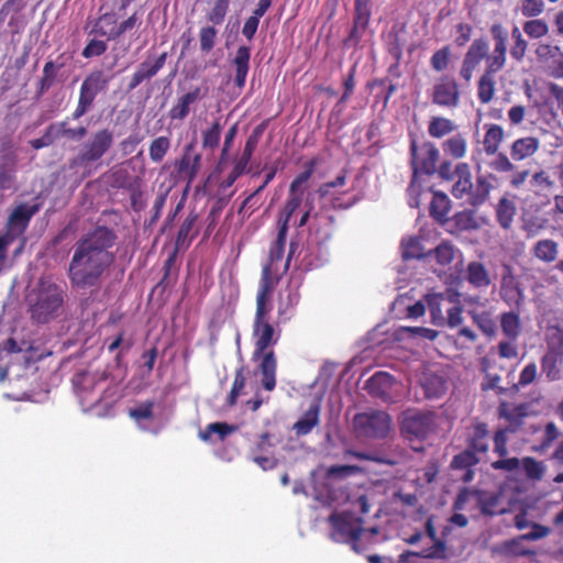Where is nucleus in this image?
Listing matches in <instances>:
<instances>
[{
    "instance_id": "54",
    "label": "nucleus",
    "mask_w": 563,
    "mask_h": 563,
    "mask_svg": "<svg viewBox=\"0 0 563 563\" xmlns=\"http://www.w3.org/2000/svg\"><path fill=\"white\" fill-rule=\"evenodd\" d=\"M301 195L297 192H292L289 190V197L287 199V202L282 211L280 218L278 220V227L280 223H285V225L288 228V222L294 214V212L298 209V207L301 203Z\"/></svg>"
},
{
    "instance_id": "48",
    "label": "nucleus",
    "mask_w": 563,
    "mask_h": 563,
    "mask_svg": "<svg viewBox=\"0 0 563 563\" xmlns=\"http://www.w3.org/2000/svg\"><path fill=\"white\" fill-rule=\"evenodd\" d=\"M200 51L205 54L210 53L217 43L218 31L214 25H206L199 30Z\"/></svg>"
},
{
    "instance_id": "15",
    "label": "nucleus",
    "mask_w": 563,
    "mask_h": 563,
    "mask_svg": "<svg viewBox=\"0 0 563 563\" xmlns=\"http://www.w3.org/2000/svg\"><path fill=\"white\" fill-rule=\"evenodd\" d=\"M396 379L386 372H376L368 379L365 380L363 389H365L372 397L378 398L384 402L391 401V389Z\"/></svg>"
},
{
    "instance_id": "62",
    "label": "nucleus",
    "mask_w": 563,
    "mask_h": 563,
    "mask_svg": "<svg viewBox=\"0 0 563 563\" xmlns=\"http://www.w3.org/2000/svg\"><path fill=\"white\" fill-rule=\"evenodd\" d=\"M530 185L537 191L544 190L552 188L554 186V180L551 178L548 172L540 169L532 174Z\"/></svg>"
},
{
    "instance_id": "41",
    "label": "nucleus",
    "mask_w": 563,
    "mask_h": 563,
    "mask_svg": "<svg viewBox=\"0 0 563 563\" xmlns=\"http://www.w3.org/2000/svg\"><path fill=\"white\" fill-rule=\"evenodd\" d=\"M172 141L168 136H157L150 143L148 156L153 163H161L170 150Z\"/></svg>"
},
{
    "instance_id": "21",
    "label": "nucleus",
    "mask_w": 563,
    "mask_h": 563,
    "mask_svg": "<svg viewBox=\"0 0 563 563\" xmlns=\"http://www.w3.org/2000/svg\"><path fill=\"white\" fill-rule=\"evenodd\" d=\"M563 352L548 350L541 358V371L549 382L562 378Z\"/></svg>"
},
{
    "instance_id": "34",
    "label": "nucleus",
    "mask_w": 563,
    "mask_h": 563,
    "mask_svg": "<svg viewBox=\"0 0 563 563\" xmlns=\"http://www.w3.org/2000/svg\"><path fill=\"white\" fill-rule=\"evenodd\" d=\"M451 210V200L443 192H434L430 203V214L441 224L449 221V212Z\"/></svg>"
},
{
    "instance_id": "22",
    "label": "nucleus",
    "mask_w": 563,
    "mask_h": 563,
    "mask_svg": "<svg viewBox=\"0 0 563 563\" xmlns=\"http://www.w3.org/2000/svg\"><path fill=\"white\" fill-rule=\"evenodd\" d=\"M38 211V203H20L9 216L8 224L11 229H19L20 232H23L27 228L33 216H35Z\"/></svg>"
},
{
    "instance_id": "19",
    "label": "nucleus",
    "mask_w": 563,
    "mask_h": 563,
    "mask_svg": "<svg viewBox=\"0 0 563 563\" xmlns=\"http://www.w3.org/2000/svg\"><path fill=\"white\" fill-rule=\"evenodd\" d=\"M251 48L246 45L238 47L235 55L232 59L234 67V85L242 89L245 86L246 77L250 70Z\"/></svg>"
},
{
    "instance_id": "42",
    "label": "nucleus",
    "mask_w": 563,
    "mask_h": 563,
    "mask_svg": "<svg viewBox=\"0 0 563 563\" xmlns=\"http://www.w3.org/2000/svg\"><path fill=\"white\" fill-rule=\"evenodd\" d=\"M456 129V125L450 119L443 117H433L431 118L428 132L432 137H443L452 133Z\"/></svg>"
},
{
    "instance_id": "63",
    "label": "nucleus",
    "mask_w": 563,
    "mask_h": 563,
    "mask_svg": "<svg viewBox=\"0 0 563 563\" xmlns=\"http://www.w3.org/2000/svg\"><path fill=\"white\" fill-rule=\"evenodd\" d=\"M111 186L118 189H133L131 176L126 169H117L111 173Z\"/></svg>"
},
{
    "instance_id": "52",
    "label": "nucleus",
    "mask_w": 563,
    "mask_h": 563,
    "mask_svg": "<svg viewBox=\"0 0 563 563\" xmlns=\"http://www.w3.org/2000/svg\"><path fill=\"white\" fill-rule=\"evenodd\" d=\"M428 307L430 309V313L432 317V321L437 325L445 324V316L443 312L444 302L441 300V296H437L435 294H429L427 297Z\"/></svg>"
},
{
    "instance_id": "7",
    "label": "nucleus",
    "mask_w": 563,
    "mask_h": 563,
    "mask_svg": "<svg viewBox=\"0 0 563 563\" xmlns=\"http://www.w3.org/2000/svg\"><path fill=\"white\" fill-rule=\"evenodd\" d=\"M411 164L415 176L418 173L432 175L437 172V164L440 158V151L431 142H424L418 145L416 141L410 144Z\"/></svg>"
},
{
    "instance_id": "4",
    "label": "nucleus",
    "mask_w": 563,
    "mask_h": 563,
    "mask_svg": "<svg viewBox=\"0 0 563 563\" xmlns=\"http://www.w3.org/2000/svg\"><path fill=\"white\" fill-rule=\"evenodd\" d=\"M109 78L102 70H95L87 75L80 86L78 103L71 113L73 120L84 117L93 106L97 96L106 90Z\"/></svg>"
},
{
    "instance_id": "32",
    "label": "nucleus",
    "mask_w": 563,
    "mask_h": 563,
    "mask_svg": "<svg viewBox=\"0 0 563 563\" xmlns=\"http://www.w3.org/2000/svg\"><path fill=\"white\" fill-rule=\"evenodd\" d=\"M477 503L481 511L487 516H496L506 511L500 494L481 492L477 496Z\"/></svg>"
},
{
    "instance_id": "33",
    "label": "nucleus",
    "mask_w": 563,
    "mask_h": 563,
    "mask_svg": "<svg viewBox=\"0 0 563 563\" xmlns=\"http://www.w3.org/2000/svg\"><path fill=\"white\" fill-rule=\"evenodd\" d=\"M448 224L451 232L471 231L476 230L479 227L475 212L472 210L456 212L449 219Z\"/></svg>"
},
{
    "instance_id": "40",
    "label": "nucleus",
    "mask_w": 563,
    "mask_h": 563,
    "mask_svg": "<svg viewBox=\"0 0 563 563\" xmlns=\"http://www.w3.org/2000/svg\"><path fill=\"white\" fill-rule=\"evenodd\" d=\"M536 55L539 60L552 62L563 69V53L560 46L549 43L538 44Z\"/></svg>"
},
{
    "instance_id": "58",
    "label": "nucleus",
    "mask_w": 563,
    "mask_h": 563,
    "mask_svg": "<svg viewBox=\"0 0 563 563\" xmlns=\"http://www.w3.org/2000/svg\"><path fill=\"white\" fill-rule=\"evenodd\" d=\"M400 331L410 338L422 341H433L439 335L438 331L423 327H402Z\"/></svg>"
},
{
    "instance_id": "56",
    "label": "nucleus",
    "mask_w": 563,
    "mask_h": 563,
    "mask_svg": "<svg viewBox=\"0 0 563 563\" xmlns=\"http://www.w3.org/2000/svg\"><path fill=\"white\" fill-rule=\"evenodd\" d=\"M473 321L477 324L481 331L489 336L494 338L497 334V325L492 316L487 312L474 313Z\"/></svg>"
},
{
    "instance_id": "17",
    "label": "nucleus",
    "mask_w": 563,
    "mask_h": 563,
    "mask_svg": "<svg viewBox=\"0 0 563 563\" xmlns=\"http://www.w3.org/2000/svg\"><path fill=\"white\" fill-rule=\"evenodd\" d=\"M433 423L431 413L408 412L402 419L401 431L415 438H426Z\"/></svg>"
},
{
    "instance_id": "8",
    "label": "nucleus",
    "mask_w": 563,
    "mask_h": 563,
    "mask_svg": "<svg viewBox=\"0 0 563 563\" xmlns=\"http://www.w3.org/2000/svg\"><path fill=\"white\" fill-rule=\"evenodd\" d=\"M287 232L288 230L285 223H280L278 227L277 238L269 247L267 263L263 266L262 269L258 290H262L263 285L267 282V285H271V292L274 291L278 278L273 276V271L275 265L284 257Z\"/></svg>"
},
{
    "instance_id": "16",
    "label": "nucleus",
    "mask_w": 563,
    "mask_h": 563,
    "mask_svg": "<svg viewBox=\"0 0 563 563\" xmlns=\"http://www.w3.org/2000/svg\"><path fill=\"white\" fill-rule=\"evenodd\" d=\"M494 38V49L487 57V66L492 69H503L506 64L508 33L501 24H494L490 27Z\"/></svg>"
},
{
    "instance_id": "47",
    "label": "nucleus",
    "mask_w": 563,
    "mask_h": 563,
    "mask_svg": "<svg viewBox=\"0 0 563 563\" xmlns=\"http://www.w3.org/2000/svg\"><path fill=\"white\" fill-rule=\"evenodd\" d=\"M442 147L452 157L462 158L466 153V140L463 135L456 134L444 141Z\"/></svg>"
},
{
    "instance_id": "30",
    "label": "nucleus",
    "mask_w": 563,
    "mask_h": 563,
    "mask_svg": "<svg viewBox=\"0 0 563 563\" xmlns=\"http://www.w3.org/2000/svg\"><path fill=\"white\" fill-rule=\"evenodd\" d=\"M198 221V214L195 211H191L188 213V216L183 221L181 225L179 227L175 246L176 250H183L187 249L192 239L196 236L197 231L194 232V228Z\"/></svg>"
},
{
    "instance_id": "5",
    "label": "nucleus",
    "mask_w": 563,
    "mask_h": 563,
    "mask_svg": "<svg viewBox=\"0 0 563 563\" xmlns=\"http://www.w3.org/2000/svg\"><path fill=\"white\" fill-rule=\"evenodd\" d=\"M114 142L113 132L109 129L97 130L82 145L79 154L70 161V166H80L102 158Z\"/></svg>"
},
{
    "instance_id": "20",
    "label": "nucleus",
    "mask_w": 563,
    "mask_h": 563,
    "mask_svg": "<svg viewBox=\"0 0 563 563\" xmlns=\"http://www.w3.org/2000/svg\"><path fill=\"white\" fill-rule=\"evenodd\" d=\"M321 405L313 400L299 420L294 424L292 430L298 437L309 434L320 422Z\"/></svg>"
},
{
    "instance_id": "18",
    "label": "nucleus",
    "mask_w": 563,
    "mask_h": 563,
    "mask_svg": "<svg viewBox=\"0 0 563 563\" xmlns=\"http://www.w3.org/2000/svg\"><path fill=\"white\" fill-rule=\"evenodd\" d=\"M453 181L452 195L456 199L467 198L473 188L472 173L468 164L459 163L455 165V179Z\"/></svg>"
},
{
    "instance_id": "29",
    "label": "nucleus",
    "mask_w": 563,
    "mask_h": 563,
    "mask_svg": "<svg viewBox=\"0 0 563 563\" xmlns=\"http://www.w3.org/2000/svg\"><path fill=\"white\" fill-rule=\"evenodd\" d=\"M467 448L476 453H485L488 450V429L485 423L476 422L467 433Z\"/></svg>"
},
{
    "instance_id": "24",
    "label": "nucleus",
    "mask_w": 563,
    "mask_h": 563,
    "mask_svg": "<svg viewBox=\"0 0 563 563\" xmlns=\"http://www.w3.org/2000/svg\"><path fill=\"white\" fill-rule=\"evenodd\" d=\"M261 358L260 369L263 375L262 385L266 390H273L276 386V356L274 351L266 350L257 357Z\"/></svg>"
},
{
    "instance_id": "25",
    "label": "nucleus",
    "mask_w": 563,
    "mask_h": 563,
    "mask_svg": "<svg viewBox=\"0 0 563 563\" xmlns=\"http://www.w3.org/2000/svg\"><path fill=\"white\" fill-rule=\"evenodd\" d=\"M540 147V141L534 136L517 139L510 146V158L520 162L532 157Z\"/></svg>"
},
{
    "instance_id": "46",
    "label": "nucleus",
    "mask_w": 563,
    "mask_h": 563,
    "mask_svg": "<svg viewBox=\"0 0 563 563\" xmlns=\"http://www.w3.org/2000/svg\"><path fill=\"white\" fill-rule=\"evenodd\" d=\"M496 212L499 224L504 229H508L511 225L516 213L514 203L507 198H501L497 205Z\"/></svg>"
},
{
    "instance_id": "3",
    "label": "nucleus",
    "mask_w": 563,
    "mask_h": 563,
    "mask_svg": "<svg viewBox=\"0 0 563 563\" xmlns=\"http://www.w3.org/2000/svg\"><path fill=\"white\" fill-rule=\"evenodd\" d=\"M63 288L49 279L41 278L35 300L30 305L32 320L37 323H47L56 317L64 303Z\"/></svg>"
},
{
    "instance_id": "60",
    "label": "nucleus",
    "mask_w": 563,
    "mask_h": 563,
    "mask_svg": "<svg viewBox=\"0 0 563 563\" xmlns=\"http://www.w3.org/2000/svg\"><path fill=\"white\" fill-rule=\"evenodd\" d=\"M545 9L543 0H520V11L525 18H537Z\"/></svg>"
},
{
    "instance_id": "28",
    "label": "nucleus",
    "mask_w": 563,
    "mask_h": 563,
    "mask_svg": "<svg viewBox=\"0 0 563 563\" xmlns=\"http://www.w3.org/2000/svg\"><path fill=\"white\" fill-rule=\"evenodd\" d=\"M559 243L552 239L537 241L531 247V254L540 262L550 264L558 260Z\"/></svg>"
},
{
    "instance_id": "6",
    "label": "nucleus",
    "mask_w": 563,
    "mask_h": 563,
    "mask_svg": "<svg viewBox=\"0 0 563 563\" xmlns=\"http://www.w3.org/2000/svg\"><path fill=\"white\" fill-rule=\"evenodd\" d=\"M390 431V417L385 411H371L354 416V435L385 438Z\"/></svg>"
},
{
    "instance_id": "51",
    "label": "nucleus",
    "mask_w": 563,
    "mask_h": 563,
    "mask_svg": "<svg viewBox=\"0 0 563 563\" xmlns=\"http://www.w3.org/2000/svg\"><path fill=\"white\" fill-rule=\"evenodd\" d=\"M236 429L235 426L228 424L227 422L209 423L203 431L200 432V438L203 441H209L211 434L217 433L221 440L225 439L230 433Z\"/></svg>"
},
{
    "instance_id": "11",
    "label": "nucleus",
    "mask_w": 563,
    "mask_h": 563,
    "mask_svg": "<svg viewBox=\"0 0 563 563\" xmlns=\"http://www.w3.org/2000/svg\"><path fill=\"white\" fill-rule=\"evenodd\" d=\"M432 102L443 108H456L460 104V90L456 81L448 76L439 79L432 89Z\"/></svg>"
},
{
    "instance_id": "55",
    "label": "nucleus",
    "mask_w": 563,
    "mask_h": 563,
    "mask_svg": "<svg viewBox=\"0 0 563 563\" xmlns=\"http://www.w3.org/2000/svg\"><path fill=\"white\" fill-rule=\"evenodd\" d=\"M479 459L476 456V452L466 448L464 451L455 455L451 462V467L454 470L468 468L477 464Z\"/></svg>"
},
{
    "instance_id": "35",
    "label": "nucleus",
    "mask_w": 563,
    "mask_h": 563,
    "mask_svg": "<svg viewBox=\"0 0 563 563\" xmlns=\"http://www.w3.org/2000/svg\"><path fill=\"white\" fill-rule=\"evenodd\" d=\"M421 387L427 398L437 399L444 395L446 384L442 376L434 373H426L421 378Z\"/></svg>"
},
{
    "instance_id": "64",
    "label": "nucleus",
    "mask_w": 563,
    "mask_h": 563,
    "mask_svg": "<svg viewBox=\"0 0 563 563\" xmlns=\"http://www.w3.org/2000/svg\"><path fill=\"white\" fill-rule=\"evenodd\" d=\"M548 350L563 352V328L559 325L550 327L548 330Z\"/></svg>"
},
{
    "instance_id": "2",
    "label": "nucleus",
    "mask_w": 563,
    "mask_h": 563,
    "mask_svg": "<svg viewBox=\"0 0 563 563\" xmlns=\"http://www.w3.org/2000/svg\"><path fill=\"white\" fill-rule=\"evenodd\" d=\"M271 285L267 282L262 290L256 294V309L253 321V336L255 339L253 357H258L261 353L269 350L279 340V333H276L274 325L269 322V312L272 310Z\"/></svg>"
},
{
    "instance_id": "37",
    "label": "nucleus",
    "mask_w": 563,
    "mask_h": 563,
    "mask_svg": "<svg viewBox=\"0 0 563 563\" xmlns=\"http://www.w3.org/2000/svg\"><path fill=\"white\" fill-rule=\"evenodd\" d=\"M500 328L503 334L511 340L516 341L521 333V322L519 311H508L500 314Z\"/></svg>"
},
{
    "instance_id": "10",
    "label": "nucleus",
    "mask_w": 563,
    "mask_h": 563,
    "mask_svg": "<svg viewBox=\"0 0 563 563\" xmlns=\"http://www.w3.org/2000/svg\"><path fill=\"white\" fill-rule=\"evenodd\" d=\"M488 52L489 45L485 38L479 37L472 42L471 46L468 47L464 56L460 70L461 77L466 82H470L474 70L477 68L482 60L485 59V62L487 63V57L489 56ZM485 68H487V64L485 65Z\"/></svg>"
},
{
    "instance_id": "57",
    "label": "nucleus",
    "mask_w": 563,
    "mask_h": 563,
    "mask_svg": "<svg viewBox=\"0 0 563 563\" xmlns=\"http://www.w3.org/2000/svg\"><path fill=\"white\" fill-rule=\"evenodd\" d=\"M318 165L317 158H311L305 163V170L298 174L290 184V191L297 192L312 176Z\"/></svg>"
},
{
    "instance_id": "50",
    "label": "nucleus",
    "mask_w": 563,
    "mask_h": 563,
    "mask_svg": "<svg viewBox=\"0 0 563 563\" xmlns=\"http://www.w3.org/2000/svg\"><path fill=\"white\" fill-rule=\"evenodd\" d=\"M222 125L219 120L212 122L211 126L202 132V147L214 150L221 139Z\"/></svg>"
},
{
    "instance_id": "13",
    "label": "nucleus",
    "mask_w": 563,
    "mask_h": 563,
    "mask_svg": "<svg viewBox=\"0 0 563 563\" xmlns=\"http://www.w3.org/2000/svg\"><path fill=\"white\" fill-rule=\"evenodd\" d=\"M201 154L196 150V141L186 144L183 155L176 163V167L179 176L186 179L188 184L196 179L201 168Z\"/></svg>"
},
{
    "instance_id": "45",
    "label": "nucleus",
    "mask_w": 563,
    "mask_h": 563,
    "mask_svg": "<svg viewBox=\"0 0 563 563\" xmlns=\"http://www.w3.org/2000/svg\"><path fill=\"white\" fill-rule=\"evenodd\" d=\"M58 70L55 69L53 60H47L43 67L42 77L38 80L37 97L43 96L56 82Z\"/></svg>"
},
{
    "instance_id": "53",
    "label": "nucleus",
    "mask_w": 563,
    "mask_h": 563,
    "mask_svg": "<svg viewBox=\"0 0 563 563\" xmlns=\"http://www.w3.org/2000/svg\"><path fill=\"white\" fill-rule=\"evenodd\" d=\"M455 247L450 242H442L434 250H430L431 254H434L437 263L445 266L452 263L455 255Z\"/></svg>"
},
{
    "instance_id": "59",
    "label": "nucleus",
    "mask_w": 563,
    "mask_h": 563,
    "mask_svg": "<svg viewBox=\"0 0 563 563\" xmlns=\"http://www.w3.org/2000/svg\"><path fill=\"white\" fill-rule=\"evenodd\" d=\"M522 465L529 478L534 481L542 478L545 471V465L543 462L537 461L533 457H525L522 460Z\"/></svg>"
},
{
    "instance_id": "43",
    "label": "nucleus",
    "mask_w": 563,
    "mask_h": 563,
    "mask_svg": "<svg viewBox=\"0 0 563 563\" xmlns=\"http://www.w3.org/2000/svg\"><path fill=\"white\" fill-rule=\"evenodd\" d=\"M522 31L532 40H539L549 34L550 27L543 19H529L522 24Z\"/></svg>"
},
{
    "instance_id": "1",
    "label": "nucleus",
    "mask_w": 563,
    "mask_h": 563,
    "mask_svg": "<svg viewBox=\"0 0 563 563\" xmlns=\"http://www.w3.org/2000/svg\"><path fill=\"white\" fill-rule=\"evenodd\" d=\"M117 238L112 229L97 225L75 243L68 268V278L73 286L87 288L100 284L102 276L114 262L111 249Z\"/></svg>"
},
{
    "instance_id": "27",
    "label": "nucleus",
    "mask_w": 563,
    "mask_h": 563,
    "mask_svg": "<svg viewBox=\"0 0 563 563\" xmlns=\"http://www.w3.org/2000/svg\"><path fill=\"white\" fill-rule=\"evenodd\" d=\"M201 88L196 87L195 89L186 92L178 98L176 104L169 110V118L172 120H184L190 113V106L201 99Z\"/></svg>"
},
{
    "instance_id": "44",
    "label": "nucleus",
    "mask_w": 563,
    "mask_h": 563,
    "mask_svg": "<svg viewBox=\"0 0 563 563\" xmlns=\"http://www.w3.org/2000/svg\"><path fill=\"white\" fill-rule=\"evenodd\" d=\"M231 0H213L212 7L206 14V19L212 25H220L224 22L229 12Z\"/></svg>"
},
{
    "instance_id": "49",
    "label": "nucleus",
    "mask_w": 563,
    "mask_h": 563,
    "mask_svg": "<svg viewBox=\"0 0 563 563\" xmlns=\"http://www.w3.org/2000/svg\"><path fill=\"white\" fill-rule=\"evenodd\" d=\"M246 378L244 375V368L239 367L234 374V380L231 387V390L227 397V405L229 407H233L236 405L239 396L242 394L245 388Z\"/></svg>"
},
{
    "instance_id": "14",
    "label": "nucleus",
    "mask_w": 563,
    "mask_h": 563,
    "mask_svg": "<svg viewBox=\"0 0 563 563\" xmlns=\"http://www.w3.org/2000/svg\"><path fill=\"white\" fill-rule=\"evenodd\" d=\"M167 59V53L164 52L157 57L152 58L148 56L144 62H142L136 70L133 73L129 85L128 90L132 91L137 88L145 80H150L155 77L158 71L165 66Z\"/></svg>"
},
{
    "instance_id": "39",
    "label": "nucleus",
    "mask_w": 563,
    "mask_h": 563,
    "mask_svg": "<svg viewBox=\"0 0 563 563\" xmlns=\"http://www.w3.org/2000/svg\"><path fill=\"white\" fill-rule=\"evenodd\" d=\"M431 252H426L421 241L417 236H407L401 241V256L404 260H420L430 256Z\"/></svg>"
},
{
    "instance_id": "12",
    "label": "nucleus",
    "mask_w": 563,
    "mask_h": 563,
    "mask_svg": "<svg viewBox=\"0 0 563 563\" xmlns=\"http://www.w3.org/2000/svg\"><path fill=\"white\" fill-rule=\"evenodd\" d=\"M328 522L330 525V538L338 543H352V511L349 509L333 511Z\"/></svg>"
},
{
    "instance_id": "36",
    "label": "nucleus",
    "mask_w": 563,
    "mask_h": 563,
    "mask_svg": "<svg viewBox=\"0 0 563 563\" xmlns=\"http://www.w3.org/2000/svg\"><path fill=\"white\" fill-rule=\"evenodd\" d=\"M485 135L483 140V147L487 155L497 154L499 146L505 137L503 126L498 124H485Z\"/></svg>"
},
{
    "instance_id": "9",
    "label": "nucleus",
    "mask_w": 563,
    "mask_h": 563,
    "mask_svg": "<svg viewBox=\"0 0 563 563\" xmlns=\"http://www.w3.org/2000/svg\"><path fill=\"white\" fill-rule=\"evenodd\" d=\"M499 296L507 306L518 311H520L523 306V289L520 282L515 276L512 267L509 265L503 266Z\"/></svg>"
},
{
    "instance_id": "31",
    "label": "nucleus",
    "mask_w": 563,
    "mask_h": 563,
    "mask_svg": "<svg viewBox=\"0 0 563 563\" xmlns=\"http://www.w3.org/2000/svg\"><path fill=\"white\" fill-rule=\"evenodd\" d=\"M466 280L475 288H487L492 284L490 275L481 262H471L465 272Z\"/></svg>"
},
{
    "instance_id": "23",
    "label": "nucleus",
    "mask_w": 563,
    "mask_h": 563,
    "mask_svg": "<svg viewBox=\"0 0 563 563\" xmlns=\"http://www.w3.org/2000/svg\"><path fill=\"white\" fill-rule=\"evenodd\" d=\"M493 180H496L493 174L477 176L476 183L473 184L472 191L467 196L468 203L474 207L483 205L493 189Z\"/></svg>"
},
{
    "instance_id": "61",
    "label": "nucleus",
    "mask_w": 563,
    "mask_h": 563,
    "mask_svg": "<svg viewBox=\"0 0 563 563\" xmlns=\"http://www.w3.org/2000/svg\"><path fill=\"white\" fill-rule=\"evenodd\" d=\"M154 401L146 400L140 404L137 407L130 410L129 415L135 421L151 420L154 417Z\"/></svg>"
},
{
    "instance_id": "38",
    "label": "nucleus",
    "mask_w": 563,
    "mask_h": 563,
    "mask_svg": "<svg viewBox=\"0 0 563 563\" xmlns=\"http://www.w3.org/2000/svg\"><path fill=\"white\" fill-rule=\"evenodd\" d=\"M500 69H492L490 66L485 68L484 74L478 81V99L482 103H488L492 101L495 95V79L494 75Z\"/></svg>"
},
{
    "instance_id": "26",
    "label": "nucleus",
    "mask_w": 563,
    "mask_h": 563,
    "mask_svg": "<svg viewBox=\"0 0 563 563\" xmlns=\"http://www.w3.org/2000/svg\"><path fill=\"white\" fill-rule=\"evenodd\" d=\"M118 16L114 12H107L93 21L90 34L106 37L108 41L117 40Z\"/></svg>"
}]
</instances>
